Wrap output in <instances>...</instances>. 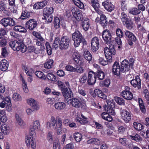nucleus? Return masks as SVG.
Instances as JSON below:
<instances>
[{
  "label": "nucleus",
  "mask_w": 149,
  "mask_h": 149,
  "mask_svg": "<svg viewBox=\"0 0 149 149\" xmlns=\"http://www.w3.org/2000/svg\"><path fill=\"white\" fill-rule=\"evenodd\" d=\"M70 43V39L67 36H62L61 38L57 37L55 39L52 47L55 49L59 47L61 50L66 49L69 47Z\"/></svg>",
  "instance_id": "1"
},
{
  "label": "nucleus",
  "mask_w": 149,
  "mask_h": 149,
  "mask_svg": "<svg viewBox=\"0 0 149 149\" xmlns=\"http://www.w3.org/2000/svg\"><path fill=\"white\" fill-rule=\"evenodd\" d=\"M104 52L107 61L105 60L102 58H100L99 59V63L103 66L107 64L108 62H112V55H115L116 53V51L114 46L112 45H109V48H105L104 49Z\"/></svg>",
  "instance_id": "2"
},
{
  "label": "nucleus",
  "mask_w": 149,
  "mask_h": 149,
  "mask_svg": "<svg viewBox=\"0 0 149 149\" xmlns=\"http://www.w3.org/2000/svg\"><path fill=\"white\" fill-rule=\"evenodd\" d=\"M72 38L74 41L73 44L75 47H79L81 42L84 45H87V42L84 36L78 30H76L72 34Z\"/></svg>",
  "instance_id": "3"
},
{
  "label": "nucleus",
  "mask_w": 149,
  "mask_h": 149,
  "mask_svg": "<svg viewBox=\"0 0 149 149\" xmlns=\"http://www.w3.org/2000/svg\"><path fill=\"white\" fill-rule=\"evenodd\" d=\"M9 45L14 51L20 50L22 52L24 53L26 50V47L19 40L11 41L9 42Z\"/></svg>",
  "instance_id": "4"
},
{
  "label": "nucleus",
  "mask_w": 149,
  "mask_h": 149,
  "mask_svg": "<svg viewBox=\"0 0 149 149\" xmlns=\"http://www.w3.org/2000/svg\"><path fill=\"white\" fill-rule=\"evenodd\" d=\"M107 105L104 107V109L108 114L114 115L115 111L113 109L115 106V103L113 99H109L107 100Z\"/></svg>",
  "instance_id": "5"
},
{
  "label": "nucleus",
  "mask_w": 149,
  "mask_h": 149,
  "mask_svg": "<svg viewBox=\"0 0 149 149\" xmlns=\"http://www.w3.org/2000/svg\"><path fill=\"white\" fill-rule=\"evenodd\" d=\"M0 22V24L5 28L8 26H13L16 25L15 21L12 18L10 17L3 18Z\"/></svg>",
  "instance_id": "6"
},
{
  "label": "nucleus",
  "mask_w": 149,
  "mask_h": 149,
  "mask_svg": "<svg viewBox=\"0 0 149 149\" xmlns=\"http://www.w3.org/2000/svg\"><path fill=\"white\" fill-rule=\"evenodd\" d=\"M62 93L66 101L68 102L73 97L72 92L70 88H64L62 89Z\"/></svg>",
  "instance_id": "7"
},
{
  "label": "nucleus",
  "mask_w": 149,
  "mask_h": 149,
  "mask_svg": "<svg viewBox=\"0 0 149 149\" xmlns=\"http://www.w3.org/2000/svg\"><path fill=\"white\" fill-rule=\"evenodd\" d=\"M102 37L106 44H111L112 35L110 31L107 29L104 31L102 33Z\"/></svg>",
  "instance_id": "8"
},
{
  "label": "nucleus",
  "mask_w": 149,
  "mask_h": 149,
  "mask_svg": "<svg viewBox=\"0 0 149 149\" xmlns=\"http://www.w3.org/2000/svg\"><path fill=\"white\" fill-rule=\"evenodd\" d=\"M40 128L39 121L36 120L33 122V125L30 127V132L31 135H35V130H39Z\"/></svg>",
  "instance_id": "9"
},
{
  "label": "nucleus",
  "mask_w": 149,
  "mask_h": 149,
  "mask_svg": "<svg viewBox=\"0 0 149 149\" xmlns=\"http://www.w3.org/2000/svg\"><path fill=\"white\" fill-rule=\"evenodd\" d=\"M96 80V77L95 73L93 71H90L88 74L87 82L89 85L95 84Z\"/></svg>",
  "instance_id": "10"
},
{
  "label": "nucleus",
  "mask_w": 149,
  "mask_h": 149,
  "mask_svg": "<svg viewBox=\"0 0 149 149\" xmlns=\"http://www.w3.org/2000/svg\"><path fill=\"white\" fill-rule=\"evenodd\" d=\"M120 114L123 119L126 123L129 122L131 120L132 114L125 110H122Z\"/></svg>",
  "instance_id": "11"
},
{
  "label": "nucleus",
  "mask_w": 149,
  "mask_h": 149,
  "mask_svg": "<svg viewBox=\"0 0 149 149\" xmlns=\"http://www.w3.org/2000/svg\"><path fill=\"white\" fill-rule=\"evenodd\" d=\"M33 136L31 135L30 132L29 134L27 136L25 142L26 146L28 147H31L32 148L34 149L36 148V144L35 141L33 140Z\"/></svg>",
  "instance_id": "12"
},
{
  "label": "nucleus",
  "mask_w": 149,
  "mask_h": 149,
  "mask_svg": "<svg viewBox=\"0 0 149 149\" xmlns=\"http://www.w3.org/2000/svg\"><path fill=\"white\" fill-rule=\"evenodd\" d=\"M37 25V22L34 19L29 20L26 24V28L31 31L34 30L36 28Z\"/></svg>",
  "instance_id": "13"
},
{
  "label": "nucleus",
  "mask_w": 149,
  "mask_h": 149,
  "mask_svg": "<svg viewBox=\"0 0 149 149\" xmlns=\"http://www.w3.org/2000/svg\"><path fill=\"white\" fill-rule=\"evenodd\" d=\"M71 11L73 16L78 21L83 19V16L81 13L76 8L72 7Z\"/></svg>",
  "instance_id": "14"
},
{
  "label": "nucleus",
  "mask_w": 149,
  "mask_h": 149,
  "mask_svg": "<svg viewBox=\"0 0 149 149\" xmlns=\"http://www.w3.org/2000/svg\"><path fill=\"white\" fill-rule=\"evenodd\" d=\"M11 102L10 98L9 97H5L2 95H0V107H5L8 102Z\"/></svg>",
  "instance_id": "15"
},
{
  "label": "nucleus",
  "mask_w": 149,
  "mask_h": 149,
  "mask_svg": "<svg viewBox=\"0 0 149 149\" xmlns=\"http://www.w3.org/2000/svg\"><path fill=\"white\" fill-rule=\"evenodd\" d=\"M112 72L115 75H119L120 74L121 69L119 63L115 61L112 65Z\"/></svg>",
  "instance_id": "16"
},
{
  "label": "nucleus",
  "mask_w": 149,
  "mask_h": 149,
  "mask_svg": "<svg viewBox=\"0 0 149 149\" xmlns=\"http://www.w3.org/2000/svg\"><path fill=\"white\" fill-rule=\"evenodd\" d=\"M131 66L127 60H124L121 64V71L123 72L128 71L130 69Z\"/></svg>",
  "instance_id": "17"
},
{
  "label": "nucleus",
  "mask_w": 149,
  "mask_h": 149,
  "mask_svg": "<svg viewBox=\"0 0 149 149\" xmlns=\"http://www.w3.org/2000/svg\"><path fill=\"white\" fill-rule=\"evenodd\" d=\"M129 88L127 87L125 90L123 91L121 93V95L125 99L127 100H130L133 98V95L132 93L128 90Z\"/></svg>",
  "instance_id": "18"
},
{
  "label": "nucleus",
  "mask_w": 149,
  "mask_h": 149,
  "mask_svg": "<svg viewBox=\"0 0 149 149\" xmlns=\"http://www.w3.org/2000/svg\"><path fill=\"white\" fill-rule=\"evenodd\" d=\"M130 83L131 85L134 88L137 87L138 89L141 88V81L139 76H136L135 79L132 80Z\"/></svg>",
  "instance_id": "19"
},
{
  "label": "nucleus",
  "mask_w": 149,
  "mask_h": 149,
  "mask_svg": "<svg viewBox=\"0 0 149 149\" xmlns=\"http://www.w3.org/2000/svg\"><path fill=\"white\" fill-rule=\"evenodd\" d=\"M70 100L72 105L77 108L81 107L82 104H84L82 102H81L79 99L77 98H72Z\"/></svg>",
  "instance_id": "20"
},
{
  "label": "nucleus",
  "mask_w": 149,
  "mask_h": 149,
  "mask_svg": "<svg viewBox=\"0 0 149 149\" xmlns=\"http://www.w3.org/2000/svg\"><path fill=\"white\" fill-rule=\"evenodd\" d=\"M102 4L105 8L108 11L111 12L114 9V6L108 1H104L102 3Z\"/></svg>",
  "instance_id": "21"
},
{
  "label": "nucleus",
  "mask_w": 149,
  "mask_h": 149,
  "mask_svg": "<svg viewBox=\"0 0 149 149\" xmlns=\"http://www.w3.org/2000/svg\"><path fill=\"white\" fill-rule=\"evenodd\" d=\"M83 20L81 25L83 29L85 31H87L89 29L90 26L89 20L86 18L84 19Z\"/></svg>",
  "instance_id": "22"
},
{
  "label": "nucleus",
  "mask_w": 149,
  "mask_h": 149,
  "mask_svg": "<svg viewBox=\"0 0 149 149\" xmlns=\"http://www.w3.org/2000/svg\"><path fill=\"white\" fill-rule=\"evenodd\" d=\"M8 63L6 60H2L0 62V70L3 71H6L8 67Z\"/></svg>",
  "instance_id": "23"
},
{
  "label": "nucleus",
  "mask_w": 149,
  "mask_h": 149,
  "mask_svg": "<svg viewBox=\"0 0 149 149\" xmlns=\"http://www.w3.org/2000/svg\"><path fill=\"white\" fill-rule=\"evenodd\" d=\"M27 102L28 104L31 106L33 109L38 110L39 109L37 102L34 99H29L27 100Z\"/></svg>",
  "instance_id": "24"
},
{
  "label": "nucleus",
  "mask_w": 149,
  "mask_h": 149,
  "mask_svg": "<svg viewBox=\"0 0 149 149\" xmlns=\"http://www.w3.org/2000/svg\"><path fill=\"white\" fill-rule=\"evenodd\" d=\"M33 13L32 12H28L27 10H23L22 14L20 17L21 19H24L27 18L33 15Z\"/></svg>",
  "instance_id": "25"
},
{
  "label": "nucleus",
  "mask_w": 149,
  "mask_h": 149,
  "mask_svg": "<svg viewBox=\"0 0 149 149\" xmlns=\"http://www.w3.org/2000/svg\"><path fill=\"white\" fill-rule=\"evenodd\" d=\"M1 132L4 135H7L9 134L10 132V127L7 125L4 124L1 127Z\"/></svg>",
  "instance_id": "26"
},
{
  "label": "nucleus",
  "mask_w": 149,
  "mask_h": 149,
  "mask_svg": "<svg viewBox=\"0 0 149 149\" xmlns=\"http://www.w3.org/2000/svg\"><path fill=\"white\" fill-rule=\"evenodd\" d=\"M123 25L127 29L130 30L132 29L135 25L133 22L130 19L123 23Z\"/></svg>",
  "instance_id": "27"
},
{
  "label": "nucleus",
  "mask_w": 149,
  "mask_h": 149,
  "mask_svg": "<svg viewBox=\"0 0 149 149\" xmlns=\"http://www.w3.org/2000/svg\"><path fill=\"white\" fill-rule=\"evenodd\" d=\"M65 104L62 102H57L54 104L55 108L58 110L63 109L65 107Z\"/></svg>",
  "instance_id": "28"
},
{
  "label": "nucleus",
  "mask_w": 149,
  "mask_h": 149,
  "mask_svg": "<svg viewBox=\"0 0 149 149\" xmlns=\"http://www.w3.org/2000/svg\"><path fill=\"white\" fill-rule=\"evenodd\" d=\"M100 24L104 28L107 26L108 22L107 20L106 17L105 15H102L100 16Z\"/></svg>",
  "instance_id": "29"
},
{
  "label": "nucleus",
  "mask_w": 149,
  "mask_h": 149,
  "mask_svg": "<svg viewBox=\"0 0 149 149\" xmlns=\"http://www.w3.org/2000/svg\"><path fill=\"white\" fill-rule=\"evenodd\" d=\"M53 61L51 59H47V61L45 63L44 67L47 69H50L52 68L53 66Z\"/></svg>",
  "instance_id": "30"
},
{
  "label": "nucleus",
  "mask_w": 149,
  "mask_h": 149,
  "mask_svg": "<svg viewBox=\"0 0 149 149\" xmlns=\"http://www.w3.org/2000/svg\"><path fill=\"white\" fill-rule=\"evenodd\" d=\"M13 30L15 31H19L20 32L26 33L27 31L24 27L21 25H17L15 26Z\"/></svg>",
  "instance_id": "31"
},
{
  "label": "nucleus",
  "mask_w": 149,
  "mask_h": 149,
  "mask_svg": "<svg viewBox=\"0 0 149 149\" xmlns=\"http://www.w3.org/2000/svg\"><path fill=\"white\" fill-rule=\"evenodd\" d=\"M54 9L52 7H47L44 8L43 14L44 15H50L53 13Z\"/></svg>",
  "instance_id": "32"
},
{
  "label": "nucleus",
  "mask_w": 149,
  "mask_h": 149,
  "mask_svg": "<svg viewBox=\"0 0 149 149\" xmlns=\"http://www.w3.org/2000/svg\"><path fill=\"white\" fill-rule=\"evenodd\" d=\"M128 43L129 45L132 46L133 44V42H135L137 40V38L134 34L131 36V37L128 39H127Z\"/></svg>",
  "instance_id": "33"
},
{
  "label": "nucleus",
  "mask_w": 149,
  "mask_h": 149,
  "mask_svg": "<svg viewBox=\"0 0 149 149\" xmlns=\"http://www.w3.org/2000/svg\"><path fill=\"white\" fill-rule=\"evenodd\" d=\"M57 125L58 126V129L57 130V134L58 135L61 134V129L62 127V120L61 118H58L57 119Z\"/></svg>",
  "instance_id": "34"
},
{
  "label": "nucleus",
  "mask_w": 149,
  "mask_h": 149,
  "mask_svg": "<svg viewBox=\"0 0 149 149\" xmlns=\"http://www.w3.org/2000/svg\"><path fill=\"white\" fill-rule=\"evenodd\" d=\"M84 56L85 59L89 62L92 60V55L90 52L87 50L84 52Z\"/></svg>",
  "instance_id": "35"
},
{
  "label": "nucleus",
  "mask_w": 149,
  "mask_h": 149,
  "mask_svg": "<svg viewBox=\"0 0 149 149\" xmlns=\"http://www.w3.org/2000/svg\"><path fill=\"white\" fill-rule=\"evenodd\" d=\"M88 144H94L96 145H100V141L99 139L96 138H93L87 141Z\"/></svg>",
  "instance_id": "36"
},
{
  "label": "nucleus",
  "mask_w": 149,
  "mask_h": 149,
  "mask_svg": "<svg viewBox=\"0 0 149 149\" xmlns=\"http://www.w3.org/2000/svg\"><path fill=\"white\" fill-rule=\"evenodd\" d=\"M35 74L36 76L38 78L45 79H46V76L44 73L40 71H36Z\"/></svg>",
  "instance_id": "37"
},
{
  "label": "nucleus",
  "mask_w": 149,
  "mask_h": 149,
  "mask_svg": "<svg viewBox=\"0 0 149 149\" xmlns=\"http://www.w3.org/2000/svg\"><path fill=\"white\" fill-rule=\"evenodd\" d=\"M120 18L121 21L123 23L130 19L127 14L124 12L121 13Z\"/></svg>",
  "instance_id": "38"
},
{
  "label": "nucleus",
  "mask_w": 149,
  "mask_h": 149,
  "mask_svg": "<svg viewBox=\"0 0 149 149\" xmlns=\"http://www.w3.org/2000/svg\"><path fill=\"white\" fill-rule=\"evenodd\" d=\"M95 74H96V78H98L100 80L103 79L105 77L104 72L101 71H99L95 73Z\"/></svg>",
  "instance_id": "39"
},
{
  "label": "nucleus",
  "mask_w": 149,
  "mask_h": 149,
  "mask_svg": "<svg viewBox=\"0 0 149 149\" xmlns=\"http://www.w3.org/2000/svg\"><path fill=\"white\" fill-rule=\"evenodd\" d=\"M72 1L74 4L79 8L81 9L84 8V4L80 0H72Z\"/></svg>",
  "instance_id": "40"
},
{
  "label": "nucleus",
  "mask_w": 149,
  "mask_h": 149,
  "mask_svg": "<svg viewBox=\"0 0 149 149\" xmlns=\"http://www.w3.org/2000/svg\"><path fill=\"white\" fill-rule=\"evenodd\" d=\"M54 27L55 29L59 28L60 26V20L58 17H54Z\"/></svg>",
  "instance_id": "41"
},
{
  "label": "nucleus",
  "mask_w": 149,
  "mask_h": 149,
  "mask_svg": "<svg viewBox=\"0 0 149 149\" xmlns=\"http://www.w3.org/2000/svg\"><path fill=\"white\" fill-rule=\"evenodd\" d=\"M80 55L79 53L76 52H74L73 53L72 56V58L76 63H77L80 58Z\"/></svg>",
  "instance_id": "42"
},
{
  "label": "nucleus",
  "mask_w": 149,
  "mask_h": 149,
  "mask_svg": "<svg viewBox=\"0 0 149 149\" xmlns=\"http://www.w3.org/2000/svg\"><path fill=\"white\" fill-rule=\"evenodd\" d=\"M74 137L75 141L77 142H79L81 141L82 136L81 133L77 132L74 134Z\"/></svg>",
  "instance_id": "43"
},
{
  "label": "nucleus",
  "mask_w": 149,
  "mask_h": 149,
  "mask_svg": "<svg viewBox=\"0 0 149 149\" xmlns=\"http://www.w3.org/2000/svg\"><path fill=\"white\" fill-rule=\"evenodd\" d=\"M44 17L45 21L47 24L51 22L53 19V17L51 15H44Z\"/></svg>",
  "instance_id": "44"
},
{
  "label": "nucleus",
  "mask_w": 149,
  "mask_h": 149,
  "mask_svg": "<svg viewBox=\"0 0 149 149\" xmlns=\"http://www.w3.org/2000/svg\"><path fill=\"white\" fill-rule=\"evenodd\" d=\"M141 12L136 8H133L130 10L129 13L133 15H137L139 14Z\"/></svg>",
  "instance_id": "45"
},
{
  "label": "nucleus",
  "mask_w": 149,
  "mask_h": 149,
  "mask_svg": "<svg viewBox=\"0 0 149 149\" xmlns=\"http://www.w3.org/2000/svg\"><path fill=\"white\" fill-rule=\"evenodd\" d=\"M134 127L137 130L140 131L143 128V126L141 123L134 122L133 123Z\"/></svg>",
  "instance_id": "46"
},
{
  "label": "nucleus",
  "mask_w": 149,
  "mask_h": 149,
  "mask_svg": "<svg viewBox=\"0 0 149 149\" xmlns=\"http://www.w3.org/2000/svg\"><path fill=\"white\" fill-rule=\"evenodd\" d=\"M87 79V74H82L79 79V81L81 84H84Z\"/></svg>",
  "instance_id": "47"
},
{
  "label": "nucleus",
  "mask_w": 149,
  "mask_h": 149,
  "mask_svg": "<svg viewBox=\"0 0 149 149\" xmlns=\"http://www.w3.org/2000/svg\"><path fill=\"white\" fill-rule=\"evenodd\" d=\"M46 78H47L48 80L52 81H56V77L52 73H48L46 76Z\"/></svg>",
  "instance_id": "48"
},
{
  "label": "nucleus",
  "mask_w": 149,
  "mask_h": 149,
  "mask_svg": "<svg viewBox=\"0 0 149 149\" xmlns=\"http://www.w3.org/2000/svg\"><path fill=\"white\" fill-rule=\"evenodd\" d=\"M114 100L116 102L120 105L125 104L124 100L122 98L119 97H114Z\"/></svg>",
  "instance_id": "49"
},
{
  "label": "nucleus",
  "mask_w": 149,
  "mask_h": 149,
  "mask_svg": "<svg viewBox=\"0 0 149 149\" xmlns=\"http://www.w3.org/2000/svg\"><path fill=\"white\" fill-rule=\"evenodd\" d=\"M130 137L132 140L136 141L137 142H139L141 141V138L138 134H136L135 136H130Z\"/></svg>",
  "instance_id": "50"
},
{
  "label": "nucleus",
  "mask_w": 149,
  "mask_h": 149,
  "mask_svg": "<svg viewBox=\"0 0 149 149\" xmlns=\"http://www.w3.org/2000/svg\"><path fill=\"white\" fill-rule=\"evenodd\" d=\"M53 147L54 149H61L60 144L58 140L57 139L55 140L53 143Z\"/></svg>",
  "instance_id": "51"
},
{
  "label": "nucleus",
  "mask_w": 149,
  "mask_h": 149,
  "mask_svg": "<svg viewBox=\"0 0 149 149\" xmlns=\"http://www.w3.org/2000/svg\"><path fill=\"white\" fill-rule=\"evenodd\" d=\"M13 98L15 101H17L21 100L22 98L19 94L15 93L13 95Z\"/></svg>",
  "instance_id": "52"
},
{
  "label": "nucleus",
  "mask_w": 149,
  "mask_h": 149,
  "mask_svg": "<svg viewBox=\"0 0 149 149\" xmlns=\"http://www.w3.org/2000/svg\"><path fill=\"white\" fill-rule=\"evenodd\" d=\"M91 3L94 9L99 8V4L97 0H91Z\"/></svg>",
  "instance_id": "53"
},
{
  "label": "nucleus",
  "mask_w": 149,
  "mask_h": 149,
  "mask_svg": "<svg viewBox=\"0 0 149 149\" xmlns=\"http://www.w3.org/2000/svg\"><path fill=\"white\" fill-rule=\"evenodd\" d=\"M16 118L17 123L19 126L22 127H24L25 125V123L23 120L19 117L18 115H16Z\"/></svg>",
  "instance_id": "54"
},
{
  "label": "nucleus",
  "mask_w": 149,
  "mask_h": 149,
  "mask_svg": "<svg viewBox=\"0 0 149 149\" xmlns=\"http://www.w3.org/2000/svg\"><path fill=\"white\" fill-rule=\"evenodd\" d=\"M21 79L22 81L23 88L24 91L25 93H27L28 91V89L26 83L25 82L24 79L22 77H21Z\"/></svg>",
  "instance_id": "55"
},
{
  "label": "nucleus",
  "mask_w": 149,
  "mask_h": 149,
  "mask_svg": "<svg viewBox=\"0 0 149 149\" xmlns=\"http://www.w3.org/2000/svg\"><path fill=\"white\" fill-rule=\"evenodd\" d=\"M76 120L77 122H79L81 124H82L87 123L88 122L87 119H83L79 117H77Z\"/></svg>",
  "instance_id": "56"
},
{
  "label": "nucleus",
  "mask_w": 149,
  "mask_h": 149,
  "mask_svg": "<svg viewBox=\"0 0 149 149\" xmlns=\"http://www.w3.org/2000/svg\"><path fill=\"white\" fill-rule=\"evenodd\" d=\"M91 49L93 52H95L98 50L99 47V44L91 43Z\"/></svg>",
  "instance_id": "57"
},
{
  "label": "nucleus",
  "mask_w": 149,
  "mask_h": 149,
  "mask_svg": "<svg viewBox=\"0 0 149 149\" xmlns=\"http://www.w3.org/2000/svg\"><path fill=\"white\" fill-rule=\"evenodd\" d=\"M47 139L49 143H52V142L53 139L52 132L49 131L48 132L47 135Z\"/></svg>",
  "instance_id": "58"
},
{
  "label": "nucleus",
  "mask_w": 149,
  "mask_h": 149,
  "mask_svg": "<svg viewBox=\"0 0 149 149\" xmlns=\"http://www.w3.org/2000/svg\"><path fill=\"white\" fill-rule=\"evenodd\" d=\"M143 95L146 101L148 102L149 101V92L147 89H145L143 92Z\"/></svg>",
  "instance_id": "59"
},
{
  "label": "nucleus",
  "mask_w": 149,
  "mask_h": 149,
  "mask_svg": "<svg viewBox=\"0 0 149 149\" xmlns=\"http://www.w3.org/2000/svg\"><path fill=\"white\" fill-rule=\"evenodd\" d=\"M65 69L68 71L71 72H75V68L70 65H66L65 66Z\"/></svg>",
  "instance_id": "60"
},
{
  "label": "nucleus",
  "mask_w": 149,
  "mask_h": 149,
  "mask_svg": "<svg viewBox=\"0 0 149 149\" xmlns=\"http://www.w3.org/2000/svg\"><path fill=\"white\" fill-rule=\"evenodd\" d=\"M75 71L78 73L81 74L83 73L84 71L83 68L80 65H79L76 68H75Z\"/></svg>",
  "instance_id": "61"
},
{
  "label": "nucleus",
  "mask_w": 149,
  "mask_h": 149,
  "mask_svg": "<svg viewBox=\"0 0 149 149\" xmlns=\"http://www.w3.org/2000/svg\"><path fill=\"white\" fill-rule=\"evenodd\" d=\"M116 34L117 37H123L124 36L122 31L119 28H118L116 30Z\"/></svg>",
  "instance_id": "62"
},
{
  "label": "nucleus",
  "mask_w": 149,
  "mask_h": 149,
  "mask_svg": "<svg viewBox=\"0 0 149 149\" xmlns=\"http://www.w3.org/2000/svg\"><path fill=\"white\" fill-rule=\"evenodd\" d=\"M78 92L81 95L83 96H85L86 95V93L84 90L80 87L78 88Z\"/></svg>",
  "instance_id": "63"
},
{
  "label": "nucleus",
  "mask_w": 149,
  "mask_h": 149,
  "mask_svg": "<svg viewBox=\"0 0 149 149\" xmlns=\"http://www.w3.org/2000/svg\"><path fill=\"white\" fill-rule=\"evenodd\" d=\"M126 129L125 127L123 126H120L118 127V132L120 134L123 133Z\"/></svg>",
  "instance_id": "64"
}]
</instances>
